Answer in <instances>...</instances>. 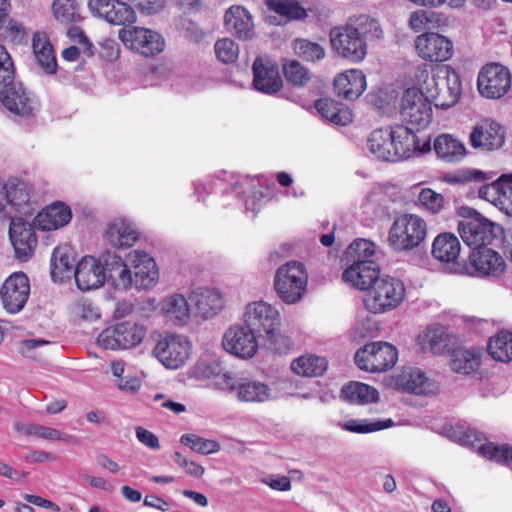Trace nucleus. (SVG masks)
<instances>
[{"label": "nucleus", "mask_w": 512, "mask_h": 512, "mask_svg": "<svg viewBox=\"0 0 512 512\" xmlns=\"http://www.w3.org/2000/svg\"><path fill=\"white\" fill-rule=\"evenodd\" d=\"M173 460L178 466L183 468L185 472L191 476L199 478L204 474L205 470L203 466L188 460L180 452H175L173 454Z\"/></svg>", "instance_id": "obj_61"}, {"label": "nucleus", "mask_w": 512, "mask_h": 512, "mask_svg": "<svg viewBox=\"0 0 512 512\" xmlns=\"http://www.w3.org/2000/svg\"><path fill=\"white\" fill-rule=\"evenodd\" d=\"M30 296V282L23 272L12 273L0 288V301L3 309L16 314L21 312Z\"/></svg>", "instance_id": "obj_16"}, {"label": "nucleus", "mask_w": 512, "mask_h": 512, "mask_svg": "<svg viewBox=\"0 0 512 512\" xmlns=\"http://www.w3.org/2000/svg\"><path fill=\"white\" fill-rule=\"evenodd\" d=\"M393 425L391 419L371 421L368 419H350L343 424V429L353 433H371L389 428Z\"/></svg>", "instance_id": "obj_47"}, {"label": "nucleus", "mask_w": 512, "mask_h": 512, "mask_svg": "<svg viewBox=\"0 0 512 512\" xmlns=\"http://www.w3.org/2000/svg\"><path fill=\"white\" fill-rule=\"evenodd\" d=\"M426 235L427 225L424 219L415 214H404L392 223L388 243L395 252H408L418 247Z\"/></svg>", "instance_id": "obj_8"}, {"label": "nucleus", "mask_w": 512, "mask_h": 512, "mask_svg": "<svg viewBox=\"0 0 512 512\" xmlns=\"http://www.w3.org/2000/svg\"><path fill=\"white\" fill-rule=\"evenodd\" d=\"M0 35H3L11 42L19 44L25 40L27 33L22 23L10 18L8 15L7 20L3 22L0 28Z\"/></svg>", "instance_id": "obj_54"}, {"label": "nucleus", "mask_w": 512, "mask_h": 512, "mask_svg": "<svg viewBox=\"0 0 512 512\" xmlns=\"http://www.w3.org/2000/svg\"><path fill=\"white\" fill-rule=\"evenodd\" d=\"M395 384L403 391L416 395H428L437 390L435 382L418 368L404 369L395 377Z\"/></svg>", "instance_id": "obj_28"}, {"label": "nucleus", "mask_w": 512, "mask_h": 512, "mask_svg": "<svg viewBox=\"0 0 512 512\" xmlns=\"http://www.w3.org/2000/svg\"><path fill=\"white\" fill-rule=\"evenodd\" d=\"M427 337L429 348L432 353L440 355L449 350L450 339L446 332H434L427 335Z\"/></svg>", "instance_id": "obj_60"}, {"label": "nucleus", "mask_w": 512, "mask_h": 512, "mask_svg": "<svg viewBox=\"0 0 512 512\" xmlns=\"http://www.w3.org/2000/svg\"><path fill=\"white\" fill-rule=\"evenodd\" d=\"M379 265L370 258H358L343 271V280L359 290H370L380 278Z\"/></svg>", "instance_id": "obj_25"}, {"label": "nucleus", "mask_w": 512, "mask_h": 512, "mask_svg": "<svg viewBox=\"0 0 512 512\" xmlns=\"http://www.w3.org/2000/svg\"><path fill=\"white\" fill-rule=\"evenodd\" d=\"M112 262L101 263L100 258H81L76 266L75 282L82 291L97 289L102 286L106 279L110 280L108 268Z\"/></svg>", "instance_id": "obj_22"}, {"label": "nucleus", "mask_w": 512, "mask_h": 512, "mask_svg": "<svg viewBox=\"0 0 512 512\" xmlns=\"http://www.w3.org/2000/svg\"><path fill=\"white\" fill-rule=\"evenodd\" d=\"M283 72L286 80L294 86H304L309 79L306 68L296 60L287 62Z\"/></svg>", "instance_id": "obj_52"}, {"label": "nucleus", "mask_w": 512, "mask_h": 512, "mask_svg": "<svg viewBox=\"0 0 512 512\" xmlns=\"http://www.w3.org/2000/svg\"><path fill=\"white\" fill-rule=\"evenodd\" d=\"M511 73L503 65L491 63L485 65L478 75V89L481 95L498 99L511 88Z\"/></svg>", "instance_id": "obj_17"}, {"label": "nucleus", "mask_w": 512, "mask_h": 512, "mask_svg": "<svg viewBox=\"0 0 512 512\" xmlns=\"http://www.w3.org/2000/svg\"><path fill=\"white\" fill-rule=\"evenodd\" d=\"M118 36L125 47L146 57L157 55L164 50L163 37L151 29L137 26L122 28Z\"/></svg>", "instance_id": "obj_15"}, {"label": "nucleus", "mask_w": 512, "mask_h": 512, "mask_svg": "<svg viewBox=\"0 0 512 512\" xmlns=\"http://www.w3.org/2000/svg\"><path fill=\"white\" fill-rule=\"evenodd\" d=\"M367 145L369 151L378 159L392 162L407 159L415 151H422L416 134L403 126L374 130Z\"/></svg>", "instance_id": "obj_2"}, {"label": "nucleus", "mask_w": 512, "mask_h": 512, "mask_svg": "<svg viewBox=\"0 0 512 512\" xmlns=\"http://www.w3.org/2000/svg\"><path fill=\"white\" fill-rule=\"evenodd\" d=\"M192 345L188 337L167 334L161 337L154 350L155 357L168 369H178L190 358Z\"/></svg>", "instance_id": "obj_14"}, {"label": "nucleus", "mask_w": 512, "mask_h": 512, "mask_svg": "<svg viewBox=\"0 0 512 512\" xmlns=\"http://www.w3.org/2000/svg\"><path fill=\"white\" fill-rule=\"evenodd\" d=\"M113 264L108 268V275L116 288L149 290L159 281V267L155 258H134L130 267L122 258H111Z\"/></svg>", "instance_id": "obj_4"}, {"label": "nucleus", "mask_w": 512, "mask_h": 512, "mask_svg": "<svg viewBox=\"0 0 512 512\" xmlns=\"http://www.w3.org/2000/svg\"><path fill=\"white\" fill-rule=\"evenodd\" d=\"M479 453L483 457L498 463H512V447L508 445L496 446L492 443L483 444L479 447Z\"/></svg>", "instance_id": "obj_51"}, {"label": "nucleus", "mask_w": 512, "mask_h": 512, "mask_svg": "<svg viewBox=\"0 0 512 512\" xmlns=\"http://www.w3.org/2000/svg\"><path fill=\"white\" fill-rule=\"evenodd\" d=\"M261 482L277 491H289L291 489V481L287 476L268 475L262 478Z\"/></svg>", "instance_id": "obj_64"}, {"label": "nucleus", "mask_w": 512, "mask_h": 512, "mask_svg": "<svg viewBox=\"0 0 512 512\" xmlns=\"http://www.w3.org/2000/svg\"><path fill=\"white\" fill-rule=\"evenodd\" d=\"M377 252L376 244L367 238H356L345 250V256H374Z\"/></svg>", "instance_id": "obj_56"}, {"label": "nucleus", "mask_w": 512, "mask_h": 512, "mask_svg": "<svg viewBox=\"0 0 512 512\" xmlns=\"http://www.w3.org/2000/svg\"><path fill=\"white\" fill-rule=\"evenodd\" d=\"M469 141L475 149L495 151L505 143V130L498 122L486 119L472 128Z\"/></svg>", "instance_id": "obj_23"}, {"label": "nucleus", "mask_w": 512, "mask_h": 512, "mask_svg": "<svg viewBox=\"0 0 512 512\" xmlns=\"http://www.w3.org/2000/svg\"><path fill=\"white\" fill-rule=\"evenodd\" d=\"M280 321V313L274 306L267 302L258 301V323L264 333H271L280 325Z\"/></svg>", "instance_id": "obj_48"}, {"label": "nucleus", "mask_w": 512, "mask_h": 512, "mask_svg": "<svg viewBox=\"0 0 512 512\" xmlns=\"http://www.w3.org/2000/svg\"><path fill=\"white\" fill-rule=\"evenodd\" d=\"M328 362L324 357L316 355L301 356L291 363L294 373L305 377H318L327 370Z\"/></svg>", "instance_id": "obj_38"}, {"label": "nucleus", "mask_w": 512, "mask_h": 512, "mask_svg": "<svg viewBox=\"0 0 512 512\" xmlns=\"http://www.w3.org/2000/svg\"><path fill=\"white\" fill-rule=\"evenodd\" d=\"M228 31L241 40H251L254 36L253 16L242 6L230 7L224 16Z\"/></svg>", "instance_id": "obj_30"}, {"label": "nucleus", "mask_w": 512, "mask_h": 512, "mask_svg": "<svg viewBox=\"0 0 512 512\" xmlns=\"http://www.w3.org/2000/svg\"><path fill=\"white\" fill-rule=\"evenodd\" d=\"M439 16L433 11L417 10L410 15L409 27L418 32L427 28L429 24L438 22Z\"/></svg>", "instance_id": "obj_57"}, {"label": "nucleus", "mask_w": 512, "mask_h": 512, "mask_svg": "<svg viewBox=\"0 0 512 512\" xmlns=\"http://www.w3.org/2000/svg\"><path fill=\"white\" fill-rule=\"evenodd\" d=\"M52 9L55 18L62 23H77L81 20L76 0H54Z\"/></svg>", "instance_id": "obj_46"}, {"label": "nucleus", "mask_w": 512, "mask_h": 512, "mask_svg": "<svg viewBox=\"0 0 512 512\" xmlns=\"http://www.w3.org/2000/svg\"><path fill=\"white\" fill-rule=\"evenodd\" d=\"M381 35L379 23L367 15H361L350 19L345 25L333 27L329 32V41L338 57L360 63L367 55V40L370 37L380 38Z\"/></svg>", "instance_id": "obj_1"}, {"label": "nucleus", "mask_w": 512, "mask_h": 512, "mask_svg": "<svg viewBox=\"0 0 512 512\" xmlns=\"http://www.w3.org/2000/svg\"><path fill=\"white\" fill-rule=\"evenodd\" d=\"M10 220L9 237L16 256H32L36 252L37 236L35 224L28 222L24 216L12 215L7 212Z\"/></svg>", "instance_id": "obj_19"}, {"label": "nucleus", "mask_w": 512, "mask_h": 512, "mask_svg": "<svg viewBox=\"0 0 512 512\" xmlns=\"http://www.w3.org/2000/svg\"><path fill=\"white\" fill-rule=\"evenodd\" d=\"M161 312L168 321L177 326H185L190 320L189 302L179 293L169 295L162 300Z\"/></svg>", "instance_id": "obj_32"}, {"label": "nucleus", "mask_w": 512, "mask_h": 512, "mask_svg": "<svg viewBox=\"0 0 512 512\" xmlns=\"http://www.w3.org/2000/svg\"><path fill=\"white\" fill-rule=\"evenodd\" d=\"M434 151L445 162H460L466 155V147L462 141L451 134H441L434 141Z\"/></svg>", "instance_id": "obj_35"}, {"label": "nucleus", "mask_w": 512, "mask_h": 512, "mask_svg": "<svg viewBox=\"0 0 512 512\" xmlns=\"http://www.w3.org/2000/svg\"><path fill=\"white\" fill-rule=\"evenodd\" d=\"M3 89L0 92V99L3 105L12 113L20 116H29L34 111V102L21 83L14 82L0 83Z\"/></svg>", "instance_id": "obj_27"}, {"label": "nucleus", "mask_w": 512, "mask_h": 512, "mask_svg": "<svg viewBox=\"0 0 512 512\" xmlns=\"http://www.w3.org/2000/svg\"><path fill=\"white\" fill-rule=\"evenodd\" d=\"M460 252L461 243L453 233H440L433 240L432 256H459Z\"/></svg>", "instance_id": "obj_43"}, {"label": "nucleus", "mask_w": 512, "mask_h": 512, "mask_svg": "<svg viewBox=\"0 0 512 512\" xmlns=\"http://www.w3.org/2000/svg\"><path fill=\"white\" fill-rule=\"evenodd\" d=\"M76 258H51L50 275L55 283L69 281L72 276L75 277Z\"/></svg>", "instance_id": "obj_45"}, {"label": "nucleus", "mask_w": 512, "mask_h": 512, "mask_svg": "<svg viewBox=\"0 0 512 512\" xmlns=\"http://www.w3.org/2000/svg\"><path fill=\"white\" fill-rule=\"evenodd\" d=\"M425 95L437 108L454 106L461 95L460 76L450 67L440 68L436 74L424 81Z\"/></svg>", "instance_id": "obj_7"}, {"label": "nucleus", "mask_w": 512, "mask_h": 512, "mask_svg": "<svg viewBox=\"0 0 512 512\" xmlns=\"http://www.w3.org/2000/svg\"><path fill=\"white\" fill-rule=\"evenodd\" d=\"M189 300L196 316L208 320L218 315L225 307V297L217 288L199 287L194 289Z\"/></svg>", "instance_id": "obj_24"}, {"label": "nucleus", "mask_w": 512, "mask_h": 512, "mask_svg": "<svg viewBox=\"0 0 512 512\" xmlns=\"http://www.w3.org/2000/svg\"><path fill=\"white\" fill-rule=\"evenodd\" d=\"M137 10L144 15H154L165 6V0H134Z\"/></svg>", "instance_id": "obj_63"}, {"label": "nucleus", "mask_w": 512, "mask_h": 512, "mask_svg": "<svg viewBox=\"0 0 512 512\" xmlns=\"http://www.w3.org/2000/svg\"><path fill=\"white\" fill-rule=\"evenodd\" d=\"M283 81L276 62L258 57V91L274 94L281 90Z\"/></svg>", "instance_id": "obj_34"}, {"label": "nucleus", "mask_w": 512, "mask_h": 512, "mask_svg": "<svg viewBox=\"0 0 512 512\" xmlns=\"http://www.w3.org/2000/svg\"><path fill=\"white\" fill-rule=\"evenodd\" d=\"M418 265L430 271L475 277H499L504 273V258H418Z\"/></svg>", "instance_id": "obj_3"}, {"label": "nucleus", "mask_w": 512, "mask_h": 512, "mask_svg": "<svg viewBox=\"0 0 512 512\" xmlns=\"http://www.w3.org/2000/svg\"><path fill=\"white\" fill-rule=\"evenodd\" d=\"M146 333L144 325L125 321L103 330L99 334L97 342L104 349H130L139 345Z\"/></svg>", "instance_id": "obj_13"}, {"label": "nucleus", "mask_w": 512, "mask_h": 512, "mask_svg": "<svg viewBox=\"0 0 512 512\" xmlns=\"http://www.w3.org/2000/svg\"><path fill=\"white\" fill-rule=\"evenodd\" d=\"M481 363L480 353L473 349H457L450 360L451 369L460 374L468 375L475 372Z\"/></svg>", "instance_id": "obj_39"}, {"label": "nucleus", "mask_w": 512, "mask_h": 512, "mask_svg": "<svg viewBox=\"0 0 512 512\" xmlns=\"http://www.w3.org/2000/svg\"><path fill=\"white\" fill-rule=\"evenodd\" d=\"M36 211L35 203L30 200L27 183L19 182L9 187L3 186L0 193V213L7 218V212L12 215L32 217Z\"/></svg>", "instance_id": "obj_18"}, {"label": "nucleus", "mask_w": 512, "mask_h": 512, "mask_svg": "<svg viewBox=\"0 0 512 512\" xmlns=\"http://www.w3.org/2000/svg\"><path fill=\"white\" fill-rule=\"evenodd\" d=\"M458 232L463 242L473 251L470 256H500L502 229L484 217L460 221Z\"/></svg>", "instance_id": "obj_5"}, {"label": "nucleus", "mask_w": 512, "mask_h": 512, "mask_svg": "<svg viewBox=\"0 0 512 512\" xmlns=\"http://www.w3.org/2000/svg\"><path fill=\"white\" fill-rule=\"evenodd\" d=\"M366 89V77L361 70L351 69L334 79L335 93L346 100L358 99Z\"/></svg>", "instance_id": "obj_29"}, {"label": "nucleus", "mask_w": 512, "mask_h": 512, "mask_svg": "<svg viewBox=\"0 0 512 512\" xmlns=\"http://www.w3.org/2000/svg\"><path fill=\"white\" fill-rule=\"evenodd\" d=\"M485 174L480 170L459 169L444 176V180L451 184H465L471 181H483Z\"/></svg>", "instance_id": "obj_55"}, {"label": "nucleus", "mask_w": 512, "mask_h": 512, "mask_svg": "<svg viewBox=\"0 0 512 512\" xmlns=\"http://www.w3.org/2000/svg\"><path fill=\"white\" fill-rule=\"evenodd\" d=\"M307 281L305 266L293 260L278 268L274 278V288L284 303L295 304L303 298Z\"/></svg>", "instance_id": "obj_9"}, {"label": "nucleus", "mask_w": 512, "mask_h": 512, "mask_svg": "<svg viewBox=\"0 0 512 512\" xmlns=\"http://www.w3.org/2000/svg\"><path fill=\"white\" fill-rule=\"evenodd\" d=\"M270 10L274 11L285 22L302 20L307 17L306 10L296 0H265ZM266 20L270 24L281 25L276 16H268Z\"/></svg>", "instance_id": "obj_36"}, {"label": "nucleus", "mask_w": 512, "mask_h": 512, "mask_svg": "<svg viewBox=\"0 0 512 512\" xmlns=\"http://www.w3.org/2000/svg\"><path fill=\"white\" fill-rule=\"evenodd\" d=\"M232 191L236 194V197L241 199L244 203L246 212L251 213L253 219L256 215V196H255V185L254 179L249 176L239 177L234 183Z\"/></svg>", "instance_id": "obj_40"}, {"label": "nucleus", "mask_w": 512, "mask_h": 512, "mask_svg": "<svg viewBox=\"0 0 512 512\" xmlns=\"http://www.w3.org/2000/svg\"><path fill=\"white\" fill-rule=\"evenodd\" d=\"M405 298V286L396 278H379L368 291L365 306L373 313H383L399 306Z\"/></svg>", "instance_id": "obj_10"}, {"label": "nucleus", "mask_w": 512, "mask_h": 512, "mask_svg": "<svg viewBox=\"0 0 512 512\" xmlns=\"http://www.w3.org/2000/svg\"><path fill=\"white\" fill-rule=\"evenodd\" d=\"M71 217V209L67 205L62 202H55L36 215L34 224L43 231H51L67 225Z\"/></svg>", "instance_id": "obj_31"}, {"label": "nucleus", "mask_w": 512, "mask_h": 512, "mask_svg": "<svg viewBox=\"0 0 512 512\" xmlns=\"http://www.w3.org/2000/svg\"><path fill=\"white\" fill-rule=\"evenodd\" d=\"M140 233L132 221L127 218H115L107 224L104 239L117 249L132 247L139 239Z\"/></svg>", "instance_id": "obj_26"}, {"label": "nucleus", "mask_w": 512, "mask_h": 512, "mask_svg": "<svg viewBox=\"0 0 512 512\" xmlns=\"http://www.w3.org/2000/svg\"><path fill=\"white\" fill-rule=\"evenodd\" d=\"M341 398L352 404L364 405L377 402L379 393L370 385L361 382H350L341 389Z\"/></svg>", "instance_id": "obj_37"}, {"label": "nucleus", "mask_w": 512, "mask_h": 512, "mask_svg": "<svg viewBox=\"0 0 512 512\" xmlns=\"http://www.w3.org/2000/svg\"><path fill=\"white\" fill-rule=\"evenodd\" d=\"M400 115L403 127L410 128L415 134L431 122L432 109L431 102L425 93L417 88L407 89L401 99Z\"/></svg>", "instance_id": "obj_11"}, {"label": "nucleus", "mask_w": 512, "mask_h": 512, "mask_svg": "<svg viewBox=\"0 0 512 512\" xmlns=\"http://www.w3.org/2000/svg\"><path fill=\"white\" fill-rule=\"evenodd\" d=\"M15 76L14 64L6 48L0 44V83H10Z\"/></svg>", "instance_id": "obj_59"}, {"label": "nucleus", "mask_w": 512, "mask_h": 512, "mask_svg": "<svg viewBox=\"0 0 512 512\" xmlns=\"http://www.w3.org/2000/svg\"><path fill=\"white\" fill-rule=\"evenodd\" d=\"M419 204L433 215L440 213L445 207V199L442 194L430 188H422L418 194Z\"/></svg>", "instance_id": "obj_50"}, {"label": "nucleus", "mask_w": 512, "mask_h": 512, "mask_svg": "<svg viewBox=\"0 0 512 512\" xmlns=\"http://www.w3.org/2000/svg\"><path fill=\"white\" fill-rule=\"evenodd\" d=\"M415 48L419 57L430 62H445L453 56V42L444 35L426 32L417 36Z\"/></svg>", "instance_id": "obj_20"}, {"label": "nucleus", "mask_w": 512, "mask_h": 512, "mask_svg": "<svg viewBox=\"0 0 512 512\" xmlns=\"http://www.w3.org/2000/svg\"><path fill=\"white\" fill-rule=\"evenodd\" d=\"M256 302L249 303L243 321L231 326L223 336L224 349L238 358L250 359L256 354Z\"/></svg>", "instance_id": "obj_6"}, {"label": "nucleus", "mask_w": 512, "mask_h": 512, "mask_svg": "<svg viewBox=\"0 0 512 512\" xmlns=\"http://www.w3.org/2000/svg\"><path fill=\"white\" fill-rule=\"evenodd\" d=\"M488 351L494 360L509 362L512 360V333L501 331L491 338Z\"/></svg>", "instance_id": "obj_41"}, {"label": "nucleus", "mask_w": 512, "mask_h": 512, "mask_svg": "<svg viewBox=\"0 0 512 512\" xmlns=\"http://www.w3.org/2000/svg\"><path fill=\"white\" fill-rule=\"evenodd\" d=\"M292 48L299 58L307 62L320 61L324 59L326 54L322 45L304 38L295 39Z\"/></svg>", "instance_id": "obj_44"}, {"label": "nucleus", "mask_w": 512, "mask_h": 512, "mask_svg": "<svg viewBox=\"0 0 512 512\" xmlns=\"http://www.w3.org/2000/svg\"><path fill=\"white\" fill-rule=\"evenodd\" d=\"M180 442L191 450L202 455L216 453L220 450V445L216 441L205 439L195 434L182 435Z\"/></svg>", "instance_id": "obj_49"}, {"label": "nucleus", "mask_w": 512, "mask_h": 512, "mask_svg": "<svg viewBox=\"0 0 512 512\" xmlns=\"http://www.w3.org/2000/svg\"><path fill=\"white\" fill-rule=\"evenodd\" d=\"M317 112L325 119L337 125H347L352 121L351 113L340 109L337 104L330 99H319L315 102Z\"/></svg>", "instance_id": "obj_42"}, {"label": "nucleus", "mask_w": 512, "mask_h": 512, "mask_svg": "<svg viewBox=\"0 0 512 512\" xmlns=\"http://www.w3.org/2000/svg\"><path fill=\"white\" fill-rule=\"evenodd\" d=\"M398 360L396 347L388 342H373L359 349L355 354V363L364 371L380 373L394 367Z\"/></svg>", "instance_id": "obj_12"}, {"label": "nucleus", "mask_w": 512, "mask_h": 512, "mask_svg": "<svg viewBox=\"0 0 512 512\" xmlns=\"http://www.w3.org/2000/svg\"><path fill=\"white\" fill-rule=\"evenodd\" d=\"M266 338L269 343V349L275 353L284 354L289 352L293 348L292 340L276 332V329L270 332H266Z\"/></svg>", "instance_id": "obj_58"}, {"label": "nucleus", "mask_w": 512, "mask_h": 512, "mask_svg": "<svg viewBox=\"0 0 512 512\" xmlns=\"http://www.w3.org/2000/svg\"><path fill=\"white\" fill-rule=\"evenodd\" d=\"M217 58L226 64L233 63L239 54L237 44L230 38L219 39L214 46Z\"/></svg>", "instance_id": "obj_53"}, {"label": "nucleus", "mask_w": 512, "mask_h": 512, "mask_svg": "<svg viewBox=\"0 0 512 512\" xmlns=\"http://www.w3.org/2000/svg\"><path fill=\"white\" fill-rule=\"evenodd\" d=\"M88 8L92 14L113 25L125 26L136 21L134 8L121 0H89Z\"/></svg>", "instance_id": "obj_21"}, {"label": "nucleus", "mask_w": 512, "mask_h": 512, "mask_svg": "<svg viewBox=\"0 0 512 512\" xmlns=\"http://www.w3.org/2000/svg\"><path fill=\"white\" fill-rule=\"evenodd\" d=\"M69 36L82 46V51L86 56H94V46L85 35L83 30H81L79 27H72L69 29Z\"/></svg>", "instance_id": "obj_62"}, {"label": "nucleus", "mask_w": 512, "mask_h": 512, "mask_svg": "<svg viewBox=\"0 0 512 512\" xmlns=\"http://www.w3.org/2000/svg\"><path fill=\"white\" fill-rule=\"evenodd\" d=\"M32 49L38 65L47 74H55L57 71V60L53 46L45 32L33 34Z\"/></svg>", "instance_id": "obj_33"}]
</instances>
